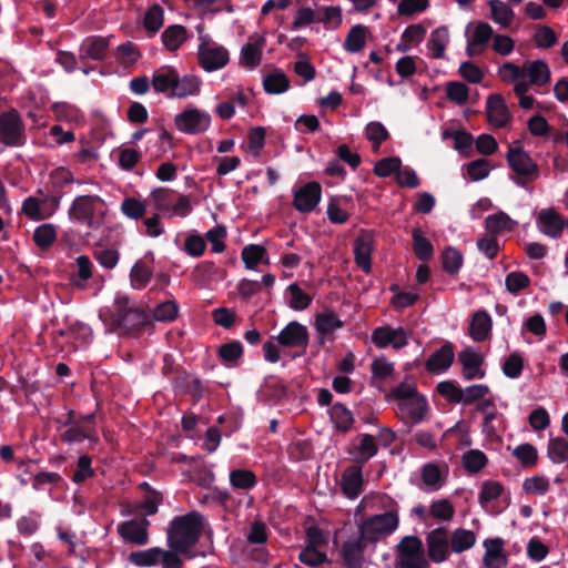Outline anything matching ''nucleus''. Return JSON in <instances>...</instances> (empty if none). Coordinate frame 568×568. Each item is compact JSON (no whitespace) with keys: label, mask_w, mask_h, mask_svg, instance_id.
I'll return each instance as SVG.
<instances>
[{"label":"nucleus","mask_w":568,"mask_h":568,"mask_svg":"<svg viewBox=\"0 0 568 568\" xmlns=\"http://www.w3.org/2000/svg\"><path fill=\"white\" fill-rule=\"evenodd\" d=\"M202 528L203 517L196 511L175 517L168 529L169 547L175 552H186L197 542Z\"/></svg>","instance_id":"nucleus-1"},{"label":"nucleus","mask_w":568,"mask_h":568,"mask_svg":"<svg viewBox=\"0 0 568 568\" xmlns=\"http://www.w3.org/2000/svg\"><path fill=\"white\" fill-rule=\"evenodd\" d=\"M145 202L158 213L166 217H185L192 211L189 196L169 187H156L150 192Z\"/></svg>","instance_id":"nucleus-2"},{"label":"nucleus","mask_w":568,"mask_h":568,"mask_svg":"<svg viewBox=\"0 0 568 568\" xmlns=\"http://www.w3.org/2000/svg\"><path fill=\"white\" fill-rule=\"evenodd\" d=\"M358 532L366 541L376 542L392 535L399 525L398 510L372 514L369 517L359 518Z\"/></svg>","instance_id":"nucleus-3"},{"label":"nucleus","mask_w":568,"mask_h":568,"mask_svg":"<svg viewBox=\"0 0 568 568\" xmlns=\"http://www.w3.org/2000/svg\"><path fill=\"white\" fill-rule=\"evenodd\" d=\"M113 321L125 331H134L149 323V315L124 294H118L114 300Z\"/></svg>","instance_id":"nucleus-4"},{"label":"nucleus","mask_w":568,"mask_h":568,"mask_svg":"<svg viewBox=\"0 0 568 568\" xmlns=\"http://www.w3.org/2000/svg\"><path fill=\"white\" fill-rule=\"evenodd\" d=\"M395 564L397 568H427L422 540L415 536L404 537L396 546Z\"/></svg>","instance_id":"nucleus-5"},{"label":"nucleus","mask_w":568,"mask_h":568,"mask_svg":"<svg viewBox=\"0 0 568 568\" xmlns=\"http://www.w3.org/2000/svg\"><path fill=\"white\" fill-rule=\"evenodd\" d=\"M197 55L200 65L206 72L220 70L230 61L227 49L212 41L209 36L200 37Z\"/></svg>","instance_id":"nucleus-6"},{"label":"nucleus","mask_w":568,"mask_h":568,"mask_svg":"<svg viewBox=\"0 0 568 568\" xmlns=\"http://www.w3.org/2000/svg\"><path fill=\"white\" fill-rule=\"evenodd\" d=\"M27 141L24 123L17 110L0 114V142L6 146L19 148Z\"/></svg>","instance_id":"nucleus-7"},{"label":"nucleus","mask_w":568,"mask_h":568,"mask_svg":"<svg viewBox=\"0 0 568 568\" xmlns=\"http://www.w3.org/2000/svg\"><path fill=\"white\" fill-rule=\"evenodd\" d=\"M212 122L211 114L194 105H187L174 116L175 128L184 134H201L207 131Z\"/></svg>","instance_id":"nucleus-8"},{"label":"nucleus","mask_w":568,"mask_h":568,"mask_svg":"<svg viewBox=\"0 0 568 568\" xmlns=\"http://www.w3.org/2000/svg\"><path fill=\"white\" fill-rule=\"evenodd\" d=\"M101 203L102 200L98 195L77 196L69 209V217L72 222L91 227L95 211Z\"/></svg>","instance_id":"nucleus-9"},{"label":"nucleus","mask_w":568,"mask_h":568,"mask_svg":"<svg viewBox=\"0 0 568 568\" xmlns=\"http://www.w3.org/2000/svg\"><path fill=\"white\" fill-rule=\"evenodd\" d=\"M409 335L403 327L381 326L372 333V342L377 348L392 346L394 349H400L408 344Z\"/></svg>","instance_id":"nucleus-10"},{"label":"nucleus","mask_w":568,"mask_h":568,"mask_svg":"<svg viewBox=\"0 0 568 568\" xmlns=\"http://www.w3.org/2000/svg\"><path fill=\"white\" fill-rule=\"evenodd\" d=\"M427 554L432 561L444 562L449 558L452 548L447 529L438 527L426 536Z\"/></svg>","instance_id":"nucleus-11"},{"label":"nucleus","mask_w":568,"mask_h":568,"mask_svg":"<svg viewBox=\"0 0 568 568\" xmlns=\"http://www.w3.org/2000/svg\"><path fill=\"white\" fill-rule=\"evenodd\" d=\"M386 510H398L396 503L383 494H368L362 498L355 510V518L369 517L372 514L386 513Z\"/></svg>","instance_id":"nucleus-12"},{"label":"nucleus","mask_w":568,"mask_h":568,"mask_svg":"<svg viewBox=\"0 0 568 568\" xmlns=\"http://www.w3.org/2000/svg\"><path fill=\"white\" fill-rule=\"evenodd\" d=\"M322 199V187L317 182H308L294 191L293 206L300 213L315 210Z\"/></svg>","instance_id":"nucleus-13"},{"label":"nucleus","mask_w":568,"mask_h":568,"mask_svg":"<svg viewBox=\"0 0 568 568\" xmlns=\"http://www.w3.org/2000/svg\"><path fill=\"white\" fill-rule=\"evenodd\" d=\"M486 114L488 123L495 129L505 128L513 120L505 99L496 93L490 94L486 100Z\"/></svg>","instance_id":"nucleus-14"},{"label":"nucleus","mask_w":568,"mask_h":568,"mask_svg":"<svg viewBox=\"0 0 568 568\" xmlns=\"http://www.w3.org/2000/svg\"><path fill=\"white\" fill-rule=\"evenodd\" d=\"M494 36V29L488 22H476L473 31L467 38V54L469 57H475L483 53L487 49L489 41H493Z\"/></svg>","instance_id":"nucleus-15"},{"label":"nucleus","mask_w":568,"mask_h":568,"mask_svg":"<svg viewBox=\"0 0 568 568\" xmlns=\"http://www.w3.org/2000/svg\"><path fill=\"white\" fill-rule=\"evenodd\" d=\"M507 161L509 166L520 176L525 179H536L539 174L538 165L520 148H510L507 153Z\"/></svg>","instance_id":"nucleus-16"},{"label":"nucleus","mask_w":568,"mask_h":568,"mask_svg":"<svg viewBox=\"0 0 568 568\" xmlns=\"http://www.w3.org/2000/svg\"><path fill=\"white\" fill-rule=\"evenodd\" d=\"M458 361L463 366L462 375L465 379H481L485 377V371L481 368L484 363L483 354L474 347H466L458 354Z\"/></svg>","instance_id":"nucleus-17"},{"label":"nucleus","mask_w":568,"mask_h":568,"mask_svg":"<svg viewBox=\"0 0 568 568\" xmlns=\"http://www.w3.org/2000/svg\"><path fill=\"white\" fill-rule=\"evenodd\" d=\"M265 42V34L254 33L250 36L247 42L241 49L240 64L251 70L258 67L262 61Z\"/></svg>","instance_id":"nucleus-18"},{"label":"nucleus","mask_w":568,"mask_h":568,"mask_svg":"<svg viewBox=\"0 0 568 568\" xmlns=\"http://www.w3.org/2000/svg\"><path fill=\"white\" fill-rule=\"evenodd\" d=\"M112 37L90 36L82 40L79 49V57L82 61L103 60L109 51Z\"/></svg>","instance_id":"nucleus-19"},{"label":"nucleus","mask_w":568,"mask_h":568,"mask_svg":"<svg viewBox=\"0 0 568 568\" xmlns=\"http://www.w3.org/2000/svg\"><path fill=\"white\" fill-rule=\"evenodd\" d=\"M365 538L358 532L348 537L341 549L344 565L347 568H359L364 559Z\"/></svg>","instance_id":"nucleus-20"},{"label":"nucleus","mask_w":568,"mask_h":568,"mask_svg":"<svg viewBox=\"0 0 568 568\" xmlns=\"http://www.w3.org/2000/svg\"><path fill=\"white\" fill-rule=\"evenodd\" d=\"M374 250V237L367 231H361L354 242V257L357 266L365 273L372 270V252Z\"/></svg>","instance_id":"nucleus-21"},{"label":"nucleus","mask_w":568,"mask_h":568,"mask_svg":"<svg viewBox=\"0 0 568 568\" xmlns=\"http://www.w3.org/2000/svg\"><path fill=\"white\" fill-rule=\"evenodd\" d=\"M146 519L128 520L119 525L118 532L128 542L143 546L149 541Z\"/></svg>","instance_id":"nucleus-22"},{"label":"nucleus","mask_w":568,"mask_h":568,"mask_svg":"<svg viewBox=\"0 0 568 568\" xmlns=\"http://www.w3.org/2000/svg\"><path fill=\"white\" fill-rule=\"evenodd\" d=\"M276 339L284 347H305L308 343V332L306 326L291 322L280 332Z\"/></svg>","instance_id":"nucleus-23"},{"label":"nucleus","mask_w":568,"mask_h":568,"mask_svg":"<svg viewBox=\"0 0 568 568\" xmlns=\"http://www.w3.org/2000/svg\"><path fill=\"white\" fill-rule=\"evenodd\" d=\"M363 470L361 466L353 465L347 467L341 478V488L343 494L349 499H356L363 491Z\"/></svg>","instance_id":"nucleus-24"},{"label":"nucleus","mask_w":568,"mask_h":568,"mask_svg":"<svg viewBox=\"0 0 568 568\" xmlns=\"http://www.w3.org/2000/svg\"><path fill=\"white\" fill-rule=\"evenodd\" d=\"M397 408L403 419L410 423H419L427 410V402L425 397L417 394L405 402L397 403Z\"/></svg>","instance_id":"nucleus-25"},{"label":"nucleus","mask_w":568,"mask_h":568,"mask_svg":"<svg viewBox=\"0 0 568 568\" xmlns=\"http://www.w3.org/2000/svg\"><path fill=\"white\" fill-rule=\"evenodd\" d=\"M48 202H51L53 209H57L60 204V199L57 196H52L51 199L29 196L23 201L21 212L32 221L44 220L51 215V213H47L44 209Z\"/></svg>","instance_id":"nucleus-26"},{"label":"nucleus","mask_w":568,"mask_h":568,"mask_svg":"<svg viewBox=\"0 0 568 568\" xmlns=\"http://www.w3.org/2000/svg\"><path fill=\"white\" fill-rule=\"evenodd\" d=\"M489 18L500 29H510L514 20L515 12L511 7L503 0H488Z\"/></svg>","instance_id":"nucleus-27"},{"label":"nucleus","mask_w":568,"mask_h":568,"mask_svg":"<svg viewBox=\"0 0 568 568\" xmlns=\"http://www.w3.org/2000/svg\"><path fill=\"white\" fill-rule=\"evenodd\" d=\"M539 231L550 237H559L565 223L552 209H542L537 217Z\"/></svg>","instance_id":"nucleus-28"},{"label":"nucleus","mask_w":568,"mask_h":568,"mask_svg":"<svg viewBox=\"0 0 568 568\" xmlns=\"http://www.w3.org/2000/svg\"><path fill=\"white\" fill-rule=\"evenodd\" d=\"M454 361V346L450 343H446L435 353H433L426 362L427 371L440 374L447 371Z\"/></svg>","instance_id":"nucleus-29"},{"label":"nucleus","mask_w":568,"mask_h":568,"mask_svg":"<svg viewBox=\"0 0 568 568\" xmlns=\"http://www.w3.org/2000/svg\"><path fill=\"white\" fill-rule=\"evenodd\" d=\"M201 91V80L193 74L180 75L176 73L173 91L170 98L185 99L189 97H195Z\"/></svg>","instance_id":"nucleus-30"},{"label":"nucleus","mask_w":568,"mask_h":568,"mask_svg":"<svg viewBox=\"0 0 568 568\" xmlns=\"http://www.w3.org/2000/svg\"><path fill=\"white\" fill-rule=\"evenodd\" d=\"M484 565L486 568H505L507 556L503 550L501 539H488L484 541Z\"/></svg>","instance_id":"nucleus-31"},{"label":"nucleus","mask_w":568,"mask_h":568,"mask_svg":"<svg viewBox=\"0 0 568 568\" xmlns=\"http://www.w3.org/2000/svg\"><path fill=\"white\" fill-rule=\"evenodd\" d=\"M153 276L152 260H138L130 271V283L134 290H142L151 282Z\"/></svg>","instance_id":"nucleus-32"},{"label":"nucleus","mask_w":568,"mask_h":568,"mask_svg":"<svg viewBox=\"0 0 568 568\" xmlns=\"http://www.w3.org/2000/svg\"><path fill=\"white\" fill-rule=\"evenodd\" d=\"M491 325V317L487 312H476L469 325V335L473 341L477 343L486 341L490 336Z\"/></svg>","instance_id":"nucleus-33"},{"label":"nucleus","mask_w":568,"mask_h":568,"mask_svg":"<svg viewBox=\"0 0 568 568\" xmlns=\"http://www.w3.org/2000/svg\"><path fill=\"white\" fill-rule=\"evenodd\" d=\"M526 80L530 85L541 87L550 80V69L542 60H535L524 64Z\"/></svg>","instance_id":"nucleus-34"},{"label":"nucleus","mask_w":568,"mask_h":568,"mask_svg":"<svg viewBox=\"0 0 568 568\" xmlns=\"http://www.w3.org/2000/svg\"><path fill=\"white\" fill-rule=\"evenodd\" d=\"M343 327V322L338 318L336 313L332 310H325L316 315L315 329L321 335V343L327 335L333 334L336 329Z\"/></svg>","instance_id":"nucleus-35"},{"label":"nucleus","mask_w":568,"mask_h":568,"mask_svg":"<svg viewBox=\"0 0 568 568\" xmlns=\"http://www.w3.org/2000/svg\"><path fill=\"white\" fill-rule=\"evenodd\" d=\"M178 71L171 67H162L153 72L152 87L158 93H168L173 91Z\"/></svg>","instance_id":"nucleus-36"},{"label":"nucleus","mask_w":568,"mask_h":568,"mask_svg":"<svg viewBox=\"0 0 568 568\" xmlns=\"http://www.w3.org/2000/svg\"><path fill=\"white\" fill-rule=\"evenodd\" d=\"M449 43V30L447 27L442 26L436 28L427 41V49L432 58L442 59L445 55V50Z\"/></svg>","instance_id":"nucleus-37"},{"label":"nucleus","mask_w":568,"mask_h":568,"mask_svg":"<svg viewBox=\"0 0 568 568\" xmlns=\"http://www.w3.org/2000/svg\"><path fill=\"white\" fill-rule=\"evenodd\" d=\"M517 221L513 220L508 214L499 211L490 214L485 220V227L491 234H501L504 232H511L517 226Z\"/></svg>","instance_id":"nucleus-38"},{"label":"nucleus","mask_w":568,"mask_h":568,"mask_svg":"<svg viewBox=\"0 0 568 568\" xmlns=\"http://www.w3.org/2000/svg\"><path fill=\"white\" fill-rule=\"evenodd\" d=\"M189 38V32L181 24L169 26L162 33L161 39L163 45L169 51H176Z\"/></svg>","instance_id":"nucleus-39"},{"label":"nucleus","mask_w":568,"mask_h":568,"mask_svg":"<svg viewBox=\"0 0 568 568\" xmlns=\"http://www.w3.org/2000/svg\"><path fill=\"white\" fill-rule=\"evenodd\" d=\"M449 540L452 551L462 554L474 547L477 537L473 530L457 528L452 532Z\"/></svg>","instance_id":"nucleus-40"},{"label":"nucleus","mask_w":568,"mask_h":568,"mask_svg":"<svg viewBox=\"0 0 568 568\" xmlns=\"http://www.w3.org/2000/svg\"><path fill=\"white\" fill-rule=\"evenodd\" d=\"M63 442L69 444L81 443L84 439L97 442V434L93 427L88 425L71 424L62 434Z\"/></svg>","instance_id":"nucleus-41"},{"label":"nucleus","mask_w":568,"mask_h":568,"mask_svg":"<svg viewBox=\"0 0 568 568\" xmlns=\"http://www.w3.org/2000/svg\"><path fill=\"white\" fill-rule=\"evenodd\" d=\"M162 556L163 549L153 547L131 552L129 561L138 567H151L159 564Z\"/></svg>","instance_id":"nucleus-42"},{"label":"nucleus","mask_w":568,"mask_h":568,"mask_svg":"<svg viewBox=\"0 0 568 568\" xmlns=\"http://www.w3.org/2000/svg\"><path fill=\"white\" fill-rule=\"evenodd\" d=\"M367 28L362 24H356L351 28L344 41V49L347 52H359L366 43Z\"/></svg>","instance_id":"nucleus-43"},{"label":"nucleus","mask_w":568,"mask_h":568,"mask_svg":"<svg viewBox=\"0 0 568 568\" xmlns=\"http://www.w3.org/2000/svg\"><path fill=\"white\" fill-rule=\"evenodd\" d=\"M329 416L336 428L342 433L348 432L353 426V414L343 404H334L329 409Z\"/></svg>","instance_id":"nucleus-44"},{"label":"nucleus","mask_w":568,"mask_h":568,"mask_svg":"<svg viewBox=\"0 0 568 568\" xmlns=\"http://www.w3.org/2000/svg\"><path fill=\"white\" fill-rule=\"evenodd\" d=\"M263 87L270 94H281L290 89V80L283 71L275 70L264 78Z\"/></svg>","instance_id":"nucleus-45"},{"label":"nucleus","mask_w":568,"mask_h":568,"mask_svg":"<svg viewBox=\"0 0 568 568\" xmlns=\"http://www.w3.org/2000/svg\"><path fill=\"white\" fill-rule=\"evenodd\" d=\"M547 454L554 464L568 462V440L564 437H550L548 440Z\"/></svg>","instance_id":"nucleus-46"},{"label":"nucleus","mask_w":568,"mask_h":568,"mask_svg":"<svg viewBox=\"0 0 568 568\" xmlns=\"http://www.w3.org/2000/svg\"><path fill=\"white\" fill-rule=\"evenodd\" d=\"M463 466L469 474L479 473L488 463V458L479 449H469L463 455Z\"/></svg>","instance_id":"nucleus-47"},{"label":"nucleus","mask_w":568,"mask_h":568,"mask_svg":"<svg viewBox=\"0 0 568 568\" xmlns=\"http://www.w3.org/2000/svg\"><path fill=\"white\" fill-rule=\"evenodd\" d=\"M447 99L456 105H465L469 99L468 87L459 81H450L445 85Z\"/></svg>","instance_id":"nucleus-48"},{"label":"nucleus","mask_w":568,"mask_h":568,"mask_svg":"<svg viewBox=\"0 0 568 568\" xmlns=\"http://www.w3.org/2000/svg\"><path fill=\"white\" fill-rule=\"evenodd\" d=\"M230 483L235 489L248 490L256 485L257 480L250 469H234L230 473Z\"/></svg>","instance_id":"nucleus-49"},{"label":"nucleus","mask_w":568,"mask_h":568,"mask_svg":"<svg viewBox=\"0 0 568 568\" xmlns=\"http://www.w3.org/2000/svg\"><path fill=\"white\" fill-rule=\"evenodd\" d=\"M464 262L463 254L456 247L449 246L442 254V264L445 272L456 274L460 270Z\"/></svg>","instance_id":"nucleus-50"},{"label":"nucleus","mask_w":568,"mask_h":568,"mask_svg":"<svg viewBox=\"0 0 568 568\" xmlns=\"http://www.w3.org/2000/svg\"><path fill=\"white\" fill-rule=\"evenodd\" d=\"M499 75L504 81L513 83L514 88L519 83H528L524 67H518L511 62H506L499 68Z\"/></svg>","instance_id":"nucleus-51"},{"label":"nucleus","mask_w":568,"mask_h":568,"mask_svg":"<svg viewBox=\"0 0 568 568\" xmlns=\"http://www.w3.org/2000/svg\"><path fill=\"white\" fill-rule=\"evenodd\" d=\"M455 515V508L448 499L434 500L429 506V516L438 521L448 523Z\"/></svg>","instance_id":"nucleus-52"},{"label":"nucleus","mask_w":568,"mask_h":568,"mask_svg":"<svg viewBox=\"0 0 568 568\" xmlns=\"http://www.w3.org/2000/svg\"><path fill=\"white\" fill-rule=\"evenodd\" d=\"M423 483L430 490H438L444 484V476L442 470L436 464L428 463L423 467L422 470Z\"/></svg>","instance_id":"nucleus-53"},{"label":"nucleus","mask_w":568,"mask_h":568,"mask_svg":"<svg viewBox=\"0 0 568 568\" xmlns=\"http://www.w3.org/2000/svg\"><path fill=\"white\" fill-rule=\"evenodd\" d=\"M140 57L141 54L136 45L132 42L120 44L115 51L116 61L124 67H131L135 64Z\"/></svg>","instance_id":"nucleus-54"},{"label":"nucleus","mask_w":568,"mask_h":568,"mask_svg":"<svg viewBox=\"0 0 568 568\" xmlns=\"http://www.w3.org/2000/svg\"><path fill=\"white\" fill-rule=\"evenodd\" d=\"M164 11L159 4H153L144 16L143 26L152 34L156 33L163 26Z\"/></svg>","instance_id":"nucleus-55"},{"label":"nucleus","mask_w":568,"mask_h":568,"mask_svg":"<svg viewBox=\"0 0 568 568\" xmlns=\"http://www.w3.org/2000/svg\"><path fill=\"white\" fill-rule=\"evenodd\" d=\"M367 140L373 143V150L378 151L381 144L389 136L388 131L381 122H369L365 128Z\"/></svg>","instance_id":"nucleus-56"},{"label":"nucleus","mask_w":568,"mask_h":568,"mask_svg":"<svg viewBox=\"0 0 568 568\" xmlns=\"http://www.w3.org/2000/svg\"><path fill=\"white\" fill-rule=\"evenodd\" d=\"M529 284V276L519 271L508 273L505 278L506 290L514 295H517L520 291L528 287Z\"/></svg>","instance_id":"nucleus-57"},{"label":"nucleus","mask_w":568,"mask_h":568,"mask_svg":"<svg viewBox=\"0 0 568 568\" xmlns=\"http://www.w3.org/2000/svg\"><path fill=\"white\" fill-rule=\"evenodd\" d=\"M413 247L416 256L420 261L428 260L433 254V245L423 235L419 229L413 230Z\"/></svg>","instance_id":"nucleus-58"},{"label":"nucleus","mask_w":568,"mask_h":568,"mask_svg":"<svg viewBox=\"0 0 568 568\" xmlns=\"http://www.w3.org/2000/svg\"><path fill=\"white\" fill-rule=\"evenodd\" d=\"M359 444L357 447L358 456L357 459L362 463H366L377 454V445L374 436L369 434H362L358 436Z\"/></svg>","instance_id":"nucleus-59"},{"label":"nucleus","mask_w":568,"mask_h":568,"mask_svg":"<svg viewBox=\"0 0 568 568\" xmlns=\"http://www.w3.org/2000/svg\"><path fill=\"white\" fill-rule=\"evenodd\" d=\"M550 488V481L547 477L542 475H535L532 477L526 478L523 484V489L527 494L532 495H545Z\"/></svg>","instance_id":"nucleus-60"},{"label":"nucleus","mask_w":568,"mask_h":568,"mask_svg":"<svg viewBox=\"0 0 568 568\" xmlns=\"http://www.w3.org/2000/svg\"><path fill=\"white\" fill-rule=\"evenodd\" d=\"M504 487L498 481L486 480L481 484L478 500L480 505H486L490 501L496 500L501 496Z\"/></svg>","instance_id":"nucleus-61"},{"label":"nucleus","mask_w":568,"mask_h":568,"mask_svg":"<svg viewBox=\"0 0 568 568\" xmlns=\"http://www.w3.org/2000/svg\"><path fill=\"white\" fill-rule=\"evenodd\" d=\"M513 455L525 467H532L537 463L538 452L528 443L521 444L514 448Z\"/></svg>","instance_id":"nucleus-62"},{"label":"nucleus","mask_w":568,"mask_h":568,"mask_svg":"<svg viewBox=\"0 0 568 568\" xmlns=\"http://www.w3.org/2000/svg\"><path fill=\"white\" fill-rule=\"evenodd\" d=\"M57 231L52 224H42L34 230L33 241L42 248H47L55 241Z\"/></svg>","instance_id":"nucleus-63"},{"label":"nucleus","mask_w":568,"mask_h":568,"mask_svg":"<svg viewBox=\"0 0 568 568\" xmlns=\"http://www.w3.org/2000/svg\"><path fill=\"white\" fill-rule=\"evenodd\" d=\"M326 559V554L314 547V545H307L300 552V560L310 567H317L325 562Z\"/></svg>","instance_id":"nucleus-64"}]
</instances>
